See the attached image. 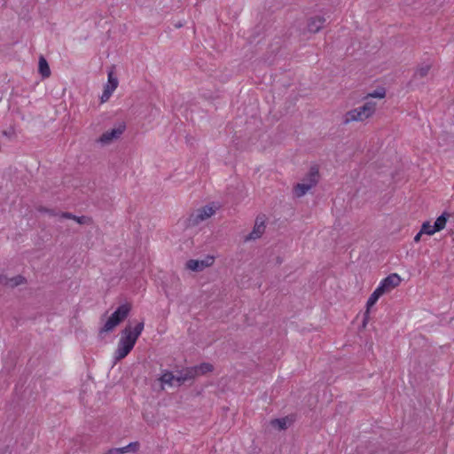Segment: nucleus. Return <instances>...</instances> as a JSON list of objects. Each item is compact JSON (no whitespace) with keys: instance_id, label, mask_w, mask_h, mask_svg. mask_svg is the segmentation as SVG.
<instances>
[{"instance_id":"1","label":"nucleus","mask_w":454,"mask_h":454,"mask_svg":"<svg viewBox=\"0 0 454 454\" xmlns=\"http://www.w3.org/2000/svg\"><path fill=\"white\" fill-rule=\"evenodd\" d=\"M376 109V104L372 101H367L363 106L348 111L346 114L345 122L362 121L371 117Z\"/></svg>"},{"instance_id":"2","label":"nucleus","mask_w":454,"mask_h":454,"mask_svg":"<svg viewBox=\"0 0 454 454\" xmlns=\"http://www.w3.org/2000/svg\"><path fill=\"white\" fill-rule=\"evenodd\" d=\"M215 212V208L211 206H205L199 208L195 213L192 214L188 218V226H196L200 222L209 218Z\"/></svg>"},{"instance_id":"3","label":"nucleus","mask_w":454,"mask_h":454,"mask_svg":"<svg viewBox=\"0 0 454 454\" xmlns=\"http://www.w3.org/2000/svg\"><path fill=\"white\" fill-rule=\"evenodd\" d=\"M126 125L124 123L119 124L117 128L104 132L98 142L103 145L111 144L114 140L118 139L125 131Z\"/></svg>"},{"instance_id":"4","label":"nucleus","mask_w":454,"mask_h":454,"mask_svg":"<svg viewBox=\"0 0 454 454\" xmlns=\"http://www.w3.org/2000/svg\"><path fill=\"white\" fill-rule=\"evenodd\" d=\"M134 346V341L129 340L125 336H121L119 340L118 347L114 352L115 361H120L126 357L133 349Z\"/></svg>"},{"instance_id":"5","label":"nucleus","mask_w":454,"mask_h":454,"mask_svg":"<svg viewBox=\"0 0 454 454\" xmlns=\"http://www.w3.org/2000/svg\"><path fill=\"white\" fill-rule=\"evenodd\" d=\"M400 283V276L396 273H392L380 281L378 288L385 294L398 286Z\"/></svg>"},{"instance_id":"6","label":"nucleus","mask_w":454,"mask_h":454,"mask_svg":"<svg viewBox=\"0 0 454 454\" xmlns=\"http://www.w3.org/2000/svg\"><path fill=\"white\" fill-rule=\"evenodd\" d=\"M215 262L214 256H207L203 260L191 259L186 262V268L192 271H202L204 269L211 266Z\"/></svg>"},{"instance_id":"7","label":"nucleus","mask_w":454,"mask_h":454,"mask_svg":"<svg viewBox=\"0 0 454 454\" xmlns=\"http://www.w3.org/2000/svg\"><path fill=\"white\" fill-rule=\"evenodd\" d=\"M431 67H432V64L429 62H425V63H422L421 65H419L416 68V70L413 74V76H412L411 80L410 81V84L416 83L419 80L427 77L429 74Z\"/></svg>"},{"instance_id":"8","label":"nucleus","mask_w":454,"mask_h":454,"mask_svg":"<svg viewBox=\"0 0 454 454\" xmlns=\"http://www.w3.org/2000/svg\"><path fill=\"white\" fill-rule=\"evenodd\" d=\"M265 231V224L263 220L257 218L253 231L246 238L247 240L256 239L260 238Z\"/></svg>"},{"instance_id":"9","label":"nucleus","mask_w":454,"mask_h":454,"mask_svg":"<svg viewBox=\"0 0 454 454\" xmlns=\"http://www.w3.org/2000/svg\"><path fill=\"white\" fill-rule=\"evenodd\" d=\"M25 283V278L18 275L12 278H8L6 276H0V284L9 286V287H15L21 284Z\"/></svg>"},{"instance_id":"10","label":"nucleus","mask_w":454,"mask_h":454,"mask_svg":"<svg viewBox=\"0 0 454 454\" xmlns=\"http://www.w3.org/2000/svg\"><path fill=\"white\" fill-rule=\"evenodd\" d=\"M130 309L131 305L129 303H124L119 306L111 316L115 319H119V322L121 323L129 316Z\"/></svg>"},{"instance_id":"11","label":"nucleus","mask_w":454,"mask_h":454,"mask_svg":"<svg viewBox=\"0 0 454 454\" xmlns=\"http://www.w3.org/2000/svg\"><path fill=\"white\" fill-rule=\"evenodd\" d=\"M325 22V19L324 17H312L308 22V29L311 33H317L323 27Z\"/></svg>"},{"instance_id":"12","label":"nucleus","mask_w":454,"mask_h":454,"mask_svg":"<svg viewBox=\"0 0 454 454\" xmlns=\"http://www.w3.org/2000/svg\"><path fill=\"white\" fill-rule=\"evenodd\" d=\"M138 446H139L138 442H130L127 446H124L121 448L111 449L107 451L106 454H125L128 452H136L138 449Z\"/></svg>"},{"instance_id":"13","label":"nucleus","mask_w":454,"mask_h":454,"mask_svg":"<svg viewBox=\"0 0 454 454\" xmlns=\"http://www.w3.org/2000/svg\"><path fill=\"white\" fill-rule=\"evenodd\" d=\"M315 186V181L312 180V183L305 184V183H298L294 187V192L296 197L300 198L304 196L312 187Z\"/></svg>"},{"instance_id":"14","label":"nucleus","mask_w":454,"mask_h":454,"mask_svg":"<svg viewBox=\"0 0 454 454\" xmlns=\"http://www.w3.org/2000/svg\"><path fill=\"white\" fill-rule=\"evenodd\" d=\"M38 72L43 78H48L51 75L49 64L43 56L39 58Z\"/></svg>"},{"instance_id":"15","label":"nucleus","mask_w":454,"mask_h":454,"mask_svg":"<svg viewBox=\"0 0 454 454\" xmlns=\"http://www.w3.org/2000/svg\"><path fill=\"white\" fill-rule=\"evenodd\" d=\"M312 180L315 181V186H316L319 180V171H318V168L316 166L310 168L309 173L302 179V183L309 184V183H312Z\"/></svg>"},{"instance_id":"16","label":"nucleus","mask_w":454,"mask_h":454,"mask_svg":"<svg viewBox=\"0 0 454 454\" xmlns=\"http://www.w3.org/2000/svg\"><path fill=\"white\" fill-rule=\"evenodd\" d=\"M120 324L121 323L119 322V319H115L114 317L110 316L103 327L100 329L99 333L102 334L103 333H110Z\"/></svg>"},{"instance_id":"17","label":"nucleus","mask_w":454,"mask_h":454,"mask_svg":"<svg viewBox=\"0 0 454 454\" xmlns=\"http://www.w3.org/2000/svg\"><path fill=\"white\" fill-rule=\"evenodd\" d=\"M450 215L446 212H443L440 216H438L434 223V231H440L445 228L447 220Z\"/></svg>"},{"instance_id":"18","label":"nucleus","mask_w":454,"mask_h":454,"mask_svg":"<svg viewBox=\"0 0 454 454\" xmlns=\"http://www.w3.org/2000/svg\"><path fill=\"white\" fill-rule=\"evenodd\" d=\"M383 294L381 291L377 287L373 293L370 295L369 299L366 302V314L369 313L370 309L377 302V301L381 297Z\"/></svg>"},{"instance_id":"19","label":"nucleus","mask_w":454,"mask_h":454,"mask_svg":"<svg viewBox=\"0 0 454 454\" xmlns=\"http://www.w3.org/2000/svg\"><path fill=\"white\" fill-rule=\"evenodd\" d=\"M182 372L184 373V379L186 380L187 381L192 380L199 376L195 366L187 367L182 370Z\"/></svg>"},{"instance_id":"20","label":"nucleus","mask_w":454,"mask_h":454,"mask_svg":"<svg viewBox=\"0 0 454 454\" xmlns=\"http://www.w3.org/2000/svg\"><path fill=\"white\" fill-rule=\"evenodd\" d=\"M161 384H167L168 386H173V381L175 380V375L173 372L165 371L160 378L159 379Z\"/></svg>"},{"instance_id":"21","label":"nucleus","mask_w":454,"mask_h":454,"mask_svg":"<svg viewBox=\"0 0 454 454\" xmlns=\"http://www.w3.org/2000/svg\"><path fill=\"white\" fill-rule=\"evenodd\" d=\"M195 367L197 369L199 376L210 372L214 369L213 365L209 363H202L200 365H196Z\"/></svg>"},{"instance_id":"22","label":"nucleus","mask_w":454,"mask_h":454,"mask_svg":"<svg viewBox=\"0 0 454 454\" xmlns=\"http://www.w3.org/2000/svg\"><path fill=\"white\" fill-rule=\"evenodd\" d=\"M122 336H125L129 340L134 341V344H136V341L138 338H135V330L132 329L129 325L126 326L125 329L122 331Z\"/></svg>"},{"instance_id":"23","label":"nucleus","mask_w":454,"mask_h":454,"mask_svg":"<svg viewBox=\"0 0 454 454\" xmlns=\"http://www.w3.org/2000/svg\"><path fill=\"white\" fill-rule=\"evenodd\" d=\"M420 230H421V233L427 234V235H433L436 232V231H434V225H431V223L429 222L423 223Z\"/></svg>"},{"instance_id":"24","label":"nucleus","mask_w":454,"mask_h":454,"mask_svg":"<svg viewBox=\"0 0 454 454\" xmlns=\"http://www.w3.org/2000/svg\"><path fill=\"white\" fill-rule=\"evenodd\" d=\"M286 423L287 419L286 418L276 419L271 421V425L274 427H278L279 430L286 429L287 427Z\"/></svg>"},{"instance_id":"25","label":"nucleus","mask_w":454,"mask_h":454,"mask_svg":"<svg viewBox=\"0 0 454 454\" xmlns=\"http://www.w3.org/2000/svg\"><path fill=\"white\" fill-rule=\"evenodd\" d=\"M74 221H75L77 223L81 225H89L92 223V220L90 217L86 215L82 216H76L74 217Z\"/></svg>"},{"instance_id":"26","label":"nucleus","mask_w":454,"mask_h":454,"mask_svg":"<svg viewBox=\"0 0 454 454\" xmlns=\"http://www.w3.org/2000/svg\"><path fill=\"white\" fill-rule=\"evenodd\" d=\"M106 86H109V89L112 90H114L118 86V80L117 78L114 77L112 72L108 74V84Z\"/></svg>"},{"instance_id":"27","label":"nucleus","mask_w":454,"mask_h":454,"mask_svg":"<svg viewBox=\"0 0 454 454\" xmlns=\"http://www.w3.org/2000/svg\"><path fill=\"white\" fill-rule=\"evenodd\" d=\"M386 95L385 89L381 88L380 90H377L373 91L372 93H370L368 96L371 98H383Z\"/></svg>"},{"instance_id":"28","label":"nucleus","mask_w":454,"mask_h":454,"mask_svg":"<svg viewBox=\"0 0 454 454\" xmlns=\"http://www.w3.org/2000/svg\"><path fill=\"white\" fill-rule=\"evenodd\" d=\"M144 321L139 322L133 329L135 330V338H138L144 330Z\"/></svg>"},{"instance_id":"29","label":"nucleus","mask_w":454,"mask_h":454,"mask_svg":"<svg viewBox=\"0 0 454 454\" xmlns=\"http://www.w3.org/2000/svg\"><path fill=\"white\" fill-rule=\"evenodd\" d=\"M114 90H112L111 89H109V86H106L103 91V94L101 96V100L102 102H105L106 100L109 99L111 94L113 93Z\"/></svg>"},{"instance_id":"30","label":"nucleus","mask_w":454,"mask_h":454,"mask_svg":"<svg viewBox=\"0 0 454 454\" xmlns=\"http://www.w3.org/2000/svg\"><path fill=\"white\" fill-rule=\"evenodd\" d=\"M2 135L12 139L15 137V129L13 127H10L8 129L3 130Z\"/></svg>"},{"instance_id":"31","label":"nucleus","mask_w":454,"mask_h":454,"mask_svg":"<svg viewBox=\"0 0 454 454\" xmlns=\"http://www.w3.org/2000/svg\"><path fill=\"white\" fill-rule=\"evenodd\" d=\"M175 381L177 382L178 386H181L187 381L184 379V373L182 371H180L177 375H175Z\"/></svg>"},{"instance_id":"32","label":"nucleus","mask_w":454,"mask_h":454,"mask_svg":"<svg viewBox=\"0 0 454 454\" xmlns=\"http://www.w3.org/2000/svg\"><path fill=\"white\" fill-rule=\"evenodd\" d=\"M59 216H60L61 218L72 219V220H74V217H75V215H73L72 213H69V212H63V213H61V214L59 215Z\"/></svg>"},{"instance_id":"33","label":"nucleus","mask_w":454,"mask_h":454,"mask_svg":"<svg viewBox=\"0 0 454 454\" xmlns=\"http://www.w3.org/2000/svg\"><path fill=\"white\" fill-rule=\"evenodd\" d=\"M37 210L41 213H45L47 214V212H50L49 211V208L45 207H43V206H40L37 207Z\"/></svg>"},{"instance_id":"34","label":"nucleus","mask_w":454,"mask_h":454,"mask_svg":"<svg viewBox=\"0 0 454 454\" xmlns=\"http://www.w3.org/2000/svg\"><path fill=\"white\" fill-rule=\"evenodd\" d=\"M422 234H423V233H421V230H420V231H419V233H417V234H416V236L414 237V241H415V242H419V241L420 240V238H421V235H422Z\"/></svg>"},{"instance_id":"35","label":"nucleus","mask_w":454,"mask_h":454,"mask_svg":"<svg viewBox=\"0 0 454 454\" xmlns=\"http://www.w3.org/2000/svg\"><path fill=\"white\" fill-rule=\"evenodd\" d=\"M49 211L50 212H47L48 215H52V216L58 215V214L55 212V210L49 208Z\"/></svg>"}]
</instances>
